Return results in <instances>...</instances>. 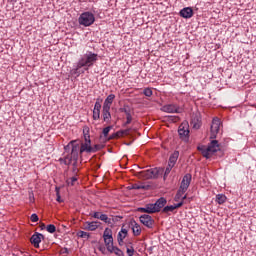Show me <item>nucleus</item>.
Masks as SVG:
<instances>
[{"label": "nucleus", "instance_id": "obj_1", "mask_svg": "<svg viewBox=\"0 0 256 256\" xmlns=\"http://www.w3.org/2000/svg\"><path fill=\"white\" fill-rule=\"evenodd\" d=\"M71 149V159H72V173L73 175H79V168H77V163L79 161V141H70L65 147L64 151H69Z\"/></svg>", "mask_w": 256, "mask_h": 256}, {"label": "nucleus", "instance_id": "obj_2", "mask_svg": "<svg viewBox=\"0 0 256 256\" xmlns=\"http://www.w3.org/2000/svg\"><path fill=\"white\" fill-rule=\"evenodd\" d=\"M99 61V54L87 51L78 61L79 67H83L84 71H89L90 67H93L95 63Z\"/></svg>", "mask_w": 256, "mask_h": 256}, {"label": "nucleus", "instance_id": "obj_3", "mask_svg": "<svg viewBox=\"0 0 256 256\" xmlns=\"http://www.w3.org/2000/svg\"><path fill=\"white\" fill-rule=\"evenodd\" d=\"M198 151L201 152L202 156L205 157V159H211L217 151H221V146L219 144V141L217 140H211V142L208 144L207 148L205 146H198Z\"/></svg>", "mask_w": 256, "mask_h": 256}, {"label": "nucleus", "instance_id": "obj_4", "mask_svg": "<svg viewBox=\"0 0 256 256\" xmlns=\"http://www.w3.org/2000/svg\"><path fill=\"white\" fill-rule=\"evenodd\" d=\"M79 25L83 27H91L95 23V14L92 12H84L78 18Z\"/></svg>", "mask_w": 256, "mask_h": 256}, {"label": "nucleus", "instance_id": "obj_5", "mask_svg": "<svg viewBox=\"0 0 256 256\" xmlns=\"http://www.w3.org/2000/svg\"><path fill=\"white\" fill-rule=\"evenodd\" d=\"M102 237L104 239V245L107 251H111V249L115 247V245H113V230L110 228H105Z\"/></svg>", "mask_w": 256, "mask_h": 256}, {"label": "nucleus", "instance_id": "obj_6", "mask_svg": "<svg viewBox=\"0 0 256 256\" xmlns=\"http://www.w3.org/2000/svg\"><path fill=\"white\" fill-rule=\"evenodd\" d=\"M139 221L144 227H147V229H153V227H155V219L149 214L141 215Z\"/></svg>", "mask_w": 256, "mask_h": 256}, {"label": "nucleus", "instance_id": "obj_7", "mask_svg": "<svg viewBox=\"0 0 256 256\" xmlns=\"http://www.w3.org/2000/svg\"><path fill=\"white\" fill-rule=\"evenodd\" d=\"M79 143V150H78V157H82L84 153H92L93 146H91V141L87 142H81L79 140H76Z\"/></svg>", "mask_w": 256, "mask_h": 256}, {"label": "nucleus", "instance_id": "obj_8", "mask_svg": "<svg viewBox=\"0 0 256 256\" xmlns=\"http://www.w3.org/2000/svg\"><path fill=\"white\" fill-rule=\"evenodd\" d=\"M219 129H221V120L218 117L213 118L212 125L210 127V139H217V133H219Z\"/></svg>", "mask_w": 256, "mask_h": 256}, {"label": "nucleus", "instance_id": "obj_9", "mask_svg": "<svg viewBox=\"0 0 256 256\" xmlns=\"http://www.w3.org/2000/svg\"><path fill=\"white\" fill-rule=\"evenodd\" d=\"M178 135L181 141H189V124H181L178 128Z\"/></svg>", "mask_w": 256, "mask_h": 256}, {"label": "nucleus", "instance_id": "obj_10", "mask_svg": "<svg viewBox=\"0 0 256 256\" xmlns=\"http://www.w3.org/2000/svg\"><path fill=\"white\" fill-rule=\"evenodd\" d=\"M164 113H183V108L177 104H166L162 107Z\"/></svg>", "mask_w": 256, "mask_h": 256}, {"label": "nucleus", "instance_id": "obj_11", "mask_svg": "<svg viewBox=\"0 0 256 256\" xmlns=\"http://www.w3.org/2000/svg\"><path fill=\"white\" fill-rule=\"evenodd\" d=\"M192 179L193 176L191 175V173L185 174L182 178L179 189H181L182 191H187V189H189V185H191Z\"/></svg>", "mask_w": 256, "mask_h": 256}, {"label": "nucleus", "instance_id": "obj_12", "mask_svg": "<svg viewBox=\"0 0 256 256\" xmlns=\"http://www.w3.org/2000/svg\"><path fill=\"white\" fill-rule=\"evenodd\" d=\"M152 208H154V213H159L161 209H164L165 205H167V199L165 197H160L154 204H152Z\"/></svg>", "mask_w": 256, "mask_h": 256}, {"label": "nucleus", "instance_id": "obj_13", "mask_svg": "<svg viewBox=\"0 0 256 256\" xmlns=\"http://www.w3.org/2000/svg\"><path fill=\"white\" fill-rule=\"evenodd\" d=\"M42 239H45V235L35 232L30 238V243L33 245V247L39 249V244L41 243Z\"/></svg>", "mask_w": 256, "mask_h": 256}, {"label": "nucleus", "instance_id": "obj_14", "mask_svg": "<svg viewBox=\"0 0 256 256\" xmlns=\"http://www.w3.org/2000/svg\"><path fill=\"white\" fill-rule=\"evenodd\" d=\"M128 227H131L134 237L141 235V225L135 219L130 220Z\"/></svg>", "mask_w": 256, "mask_h": 256}, {"label": "nucleus", "instance_id": "obj_15", "mask_svg": "<svg viewBox=\"0 0 256 256\" xmlns=\"http://www.w3.org/2000/svg\"><path fill=\"white\" fill-rule=\"evenodd\" d=\"M190 124L193 129H201V114H192Z\"/></svg>", "mask_w": 256, "mask_h": 256}, {"label": "nucleus", "instance_id": "obj_16", "mask_svg": "<svg viewBox=\"0 0 256 256\" xmlns=\"http://www.w3.org/2000/svg\"><path fill=\"white\" fill-rule=\"evenodd\" d=\"M180 17L183 19H191L193 17V8L185 7L179 12Z\"/></svg>", "mask_w": 256, "mask_h": 256}, {"label": "nucleus", "instance_id": "obj_17", "mask_svg": "<svg viewBox=\"0 0 256 256\" xmlns=\"http://www.w3.org/2000/svg\"><path fill=\"white\" fill-rule=\"evenodd\" d=\"M137 211H139V213H147L148 215H152L155 213V208H153V204L149 203L146 204L145 207L138 208Z\"/></svg>", "mask_w": 256, "mask_h": 256}, {"label": "nucleus", "instance_id": "obj_18", "mask_svg": "<svg viewBox=\"0 0 256 256\" xmlns=\"http://www.w3.org/2000/svg\"><path fill=\"white\" fill-rule=\"evenodd\" d=\"M99 225H101V222L99 221L86 222L85 229H87V231H97Z\"/></svg>", "mask_w": 256, "mask_h": 256}, {"label": "nucleus", "instance_id": "obj_19", "mask_svg": "<svg viewBox=\"0 0 256 256\" xmlns=\"http://www.w3.org/2000/svg\"><path fill=\"white\" fill-rule=\"evenodd\" d=\"M111 108H105L103 107L102 110V117L104 123H110L111 122Z\"/></svg>", "mask_w": 256, "mask_h": 256}, {"label": "nucleus", "instance_id": "obj_20", "mask_svg": "<svg viewBox=\"0 0 256 256\" xmlns=\"http://www.w3.org/2000/svg\"><path fill=\"white\" fill-rule=\"evenodd\" d=\"M113 101H115V94L108 95L103 103V107L106 109H111V105H113Z\"/></svg>", "mask_w": 256, "mask_h": 256}, {"label": "nucleus", "instance_id": "obj_21", "mask_svg": "<svg viewBox=\"0 0 256 256\" xmlns=\"http://www.w3.org/2000/svg\"><path fill=\"white\" fill-rule=\"evenodd\" d=\"M151 179H157L163 172V168H152L148 169Z\"/></svg>", "mask_w": 256, "mask_h": 256}, {"label": "nucleus", "instance_id": "obj_22", "mask_svg": "<svg viewBox=\"0 0 256 256\" xmlns=\"http://www.w3.org/2000/svg\"><path fill=\"white\" fill-rule=\"evenodd\" d=\"M177 159H179V151H174L168 160V165H172L173 167H175V165L177 164Z\"/></svg>", "mask_w": 256, "mask_h": 256}, {"label": "nucleus", "instance_id": "obj_23", "mask_svg": "<svg viewBox=\"0 0 256 256\" xmlns=\"http://www.w3.org/2000/svg\"><path fill=\"white\" fill-rule=\"evenodd\" d=\"M83 69V70H81ZM85 68L83 67H79V62H77L76 68L71 70V75H76L77 77H79V75H83V73H85Z\"/></svg>", "mask_w": 256, "mask_h": 256}, {"label": "nucleus", "instance_id": "obj_24", "mask_svg": "<svg viewBox=\"0 0 256 256\" xmlns=\"http://www.w3.org/2000/svg\"><path fill=\"white\" fill-rule=\"evenodd\" d=\"M119 111L120 113H125L126 117L133 113V109H131V106H129V104H124L122 107L119 108Z\"/></svg>", "mask_w": 256, "mask_h": 256}, {"label": "nucleus", "instance_id": "obj_25", "mask_svg": "<svg viewBox=\"0 0 256 256\" xmlns=\"http://www.w3.org/2000/svg\"><path fill=\"white\" fill-rule=\"evenodd\" d=\"M129 189H143L144 191H149V189H151V185H143V184H132L131 186H129Z\"/></svg>", "mask_w": 256, "mask_h": 256}, {"label": "nucleus", "instance_id": "obj_26", "mask_svg": "<svg viewBox=\"0 0 256 256\" xmlns=\"http://www.w3.org/2000/svg\"><path fill=\"white\" fill-rule=\"evenodd\" d=\"M129 235V230L122 226L121 230L118 232L117 239H125Z\"/></svg>", "mask_w": 256, "mask_h": 256}, {"label": "nucleus", "instance_id": "obj_27", "mask_svg": "<svg viewBox=\"0 0 256 256\" xmlns=\"http://www.w3.org/2000/svg\"><path fill=\"white\" fill-rule=\"evenodd\" d=\"M59 163H61L62 165H71V152L67 154L64 158H59Z\"/></svg>", "mask_w": 256, "mask_h": 256}, {"label": "nucleus", "instance_id": "obj_28", "mask_svg": "<svg viewBox=\"0 0 256 256\" xmlns=\"http://www.w3.org/2000/svg\"><path fill=\"white\" fill-rule=\"evenodd\" d=\"M185 193H187L186 190H182L181 188H179L175 197H174V201H176V202L182 201L183 195H185Z\"/></svg>", "mask_w": 256, "mask_h": 256}, {"label": "nucleus", "instance_id": "obj_29", "mask_svg": "<svg viewBox=\"0 0 256 256\" xmlns=\"http://www.w3.org/2000/svg\"><path fill=\"white\" fill-rule=\"evenodd\" d=\"M108 253H115L116 256H125V253L123 252V250H121L119 247L114 246L113 248H111Z\"/></svg>", "mask_w": 256, "mask_h": 256}, {"label": "nucleus", "instance_id": "obj_30", "mask_svg": "<svg viewBox=\"0 0 256 256\" xmlns=\"http://www.w3.org/2000/svg\"><path fill=\"white\" fill-rule=\"evenodd\" d=\"M227 201V196L224 194H218L216 195V202L218 205H223Z\"/></svg>", "mask_w": 256, "mask_h": 256}, {"label": "nucleus", "instance_id": "obj_31", "mask_svg": "<svg viewBox=\"0 0 256 256\" xmlns=\"http://www.w3.org/2000/svg\"><path fill=\"white\" fill-rule=\"evenodd\" d=\"M133 243H128L127 245H126V253H127V255L128 256H133V255H135V248H133Z\"/></svg>", "mask_w": 256, "mask_h": 256}, {"label": "nucleus", "instance_id": "obj_32", "mask_svg": "<svg viewBox=\"0 0 256 256\" xmlns=\"http://www.w3.org/2000/svg\"><path fill=\"white\" fill-rule=\"evenodd\" d=\"M138 177L140 179H151V175L149 174V170H144L138 173Z\"/></svg>", "mask_w": 256, "mask_h": 256}, {"label": "nucleus", "instance_id": "obj_33", "mask_svg": "<svg viewBox=\"0 0 256 256\" xmlns=\"http://www.w3.org/2000/svg\"><path fill=\"white\" fill-rule=\"evenodd\" d=\"M173 167H175V166H173L171 164L167 165V167L164 171V176H163L164 181H167V177H169V173H171V170L173 169Z\"/></svg>", "mask_w": 256, "mask_h": 256}, {"label": "nucleus", "instance_id": "obj_34", "mask_svg": "<svg viewBox=\"0 0 256 256\" xmlns=\"http://www.w3.org/2000/svg\"><path fill=\"white\" fill-rule=\"evenodd\" d=\"M100 221L107 223V225L113 224V221L111 220V218H109V216H107V214H102V216H100Z\"/></svg>", "mask_w": 256, "mask_h": 256}, {"label": "nucleus", "instance_id": "obj_35", "mask_svg": "<svg viewBox=\"0 0 256 256\" xmlns=\"http://www.w3.org/2000/svg\"><path fill=\"white\" fill-rule=\"evenodd\" d=\"M77 237H80L81 239H89V237H91V234L83 230H80L77 232Z\"/></svg>", "mask_w": 256, "mask_h": 256}, {"label": "nucleus", "instance_id": "obj_36", "mask_svg": "<svg viewBox=\"0 0 256 256\" xmlns=\"http://www.w3.org/2000/svg\"><path fill=\"white\" fill-rule=\"evenodd\" d=\"M173 211H175V207L173 205L164 206V209H162V213H165L166 215H169V213H173Z\"/></svg>", "mask_w": 256, "mask_h": 256}, {"label": "nucleus", "instance_id": "obj_37", "mask_svg": "<svg viewBox=\"0 0 256 256\" xmlns=\"http://www.w3.org/2000/svg\"><path fill=\"white\" fill-rule=\"evenodd\" d=\"M129 133H131V128L119 130L116 132V135H118L119 137H125V135H129Z\"/></svg>", "mask_w": 256, "mask_h": 256}, {"label": "nucleus", "instance_id": "obj_38", "mask_svg": "<svg viewBox=\"0 0 256 256\" xmlns=\"http://www.w3.org/2000/svg\"><path fill=\"white\" fill-rule=\"evenodd\" d=\"M93 119L94 121H99V119H101V110L93 109Z\"/></svg>", "mask_w": 256, "mask_h": 256}, {"label": "nucleus", "instance_id": "obj_39", "mask_svg": "<svg viewBox=\"0 0 256 256\" xmlns=\"http://www.w3.org/2000/svg\"><path fill=\"white\" fill-rule=\"evenodd\" d=\"M76 181H78V178H77V175H74L73 177L68 179L66 181V183H67L68 186L70 185V187H73L75 185Z\"/></svg>", "mask_w": 256, "mask_h": 256}, {"label": "nucleus", "instance_id": "obj_40", "mask_svg": "<svg viewBox=\"0 0 256 256\" xmlns=\"http://www.w3.org/2000/svg\"><path fill=\"white\" fill-rule=\"evenodd\" d=\"M46 231L48 233H55L57 231V227L54 224H49L46 226Z\"/></svg>", "mask_w": 256, "mask_h": 256}, {"label": "nucleus", "instance_id": "obj_41", "mask_svg": "<svg viewBox=\"0 0 256 256\" xmlns=\"http://www.w3.org/2000/svg\"><path fill=\"white\" fill-rule=\"evenodd\" d=\"M104 147L105 145L103 144H96L92 146V153H97V151H101V149H103Z\"/></svg>", "mask_w": 256, "mask_h": 256}, {"label": "nucleus", "instance_id": "obj_42", "mask_svg": "<svg viewBox=\"0 0 256 256\" xmlns=\"http://www.w3.org/2000/svg\"><path fill=\"white\" fill-rule=\"evenodd\" d=\"M103 101V99H97L95 104H94V109L101 111V102Z\"/></svg>", "mask_w": 256, "mask_h": 256}, {"label": "nucleus", "instance_id": "obj_43", "mask_svg": "<svg viewBox=\"0 0 256 256\" xmlns=\"http://www.w3.org/2000/svg\"><path fill=\"white\" fill-rule=\"evenodd\" d=\"M143 94L145 97H151L153 95V90H151V88H145Z\"/></svg>", "mask_w": 256, "mask_h": 256}, {"label": "nucleus", "instance_id": "obj_44", "mask_svg": "<svg viewBox=\"0 0 256 256\" xmlns=\"http://www.w3.org/2000/svg\"><path fill=\"white\" fill-rule=\"evenodd\" d=\"M111 129H113V126H107L103 129L102 133H103L104 137H108L109 131H111Z\"/></svg>", "mask_w": 256, "mask_h": 256}, {"label": "nucleus", "instance_id": "obj_45", "mask_svg": "<svg viewBox=\"0 0 256 256\" xmlns=\"http://www.w3.org/2000/svg\"><path fill=\"white\" fill-rule=\"evenodd\" d=\"M132 121H133V116L131 114L126 116V122L124 123V127H127V125H131Z\"/></svg>", "mask_w": 256, "mask_h": 256}, {"label": "nucleus", "instance_id": "obj_46", "mask_svg": "<svg viewBox=\"0 0 256 256\" xmlns=\"http://www.w3.org/2000/svg\"><path fill=\"white\" fill-rule=\"evenodd\" d=\"M56 201L58 203H63V199H61V194H59V187H56Z\"/></svg>", "mask_w": 256, "mask_h": 256}, {"label": "nucleus", "instance_id": "obj_47", "mask_svg": "<svg viewBox=\"0 0 256 256\" xmlns=\"http://www.w3.org/2000/svg\"><path fill=\"white\" fill-rule=\"evenodd\" d=\"M30 220L32 221V223H37V221H39V216L34 213L30 216Z\"/></svg>", "mask_w": 256, "mask_h": 256}, {"label": "nucleus", "instance_id": "obj_48", "mask_svg": "<svg viewBox=\"0 0 256 256\" xmlns=\"http://www.w3.org/2000/svg\"><path fill=\"white\" fill-rule=\"evenodd\" d=\"M101 216H103L101 212H94L93 214H90V217H93L94 219H101Z\"/></svg>", "mask_w": 256, "mask_h": 256}, {"label": "nucleus", "instance_id": "obj_49", "mask_svg": "<svg viewBox=\"0 0 256 256\" xmlns=\"http://www.w3.org/2000/svg\"><path fill=\"white\" fill-rule=\"evenodd\" d=\"M113 139H119V136L117 135V132L113 133L108 137V141H111Z\"/></svg>", "mask_w": 256, "mask_h": 256}, {"label": "nucleus", "instance_id": "obj_50", "mask_svg": "<svg viewBox=\"0 0 256 256\" xmlns=\"http://www.w3.org/2000/svg\"><path fill=\"white\" fill-rule=\"evenodd\" d=\"M185 204L184 201H180L177 204H174L173 207H175V209H180V207H183V205Z\"/></svg>", "mask_w": 256, "mask_h": 256}, {"label": "nucleus", "instance_id": "obj_51", "mask_svg": "<svg viewBox=\"0 0 256 256\" xmlns=\"http://www.w3.org/2000/svg\"><path fill=\"white\" fill-rule=\"evenodd\" d=\"M60 253H61L62 255H69V249H68V248H62L61 251H60Z\"/></svg>", "mask_w": 256, "mask_h": 256}, {"label": "nucleus", "instance_id": "obj_52", "mask_svg": "<svg viewBox=\"0 0 256 256\" xmlns=\"http://www.w3.org/2000/svg\"><path fill=\"white\" fill-rule=\"evenodd\" d=\"M91 141V136L89 135V133H85L84 134V142H88Z\"/></svg>", "mask_w": 256, "mask_h": 256}, {"label": "nucleus", "instance_id": "obj_53", "mask_svg": "<svg viewBox=\"0 0 256 256\" xmlns=\"http://www.w3.org/2000/svg\"><path fill=\"white\" fill-rule=\"evenodd\" d=\"M124 241H125V239L117 238V242H118V245H119L120 247H123Z\"/></svg>", "mask_w": 256, "mask_h": 256}, {"label": "nucleus", "instance_id": "obj_54", "mask_svg": "<svg viewBox=\"0 0 256 256\" xmlns=\"http://www.w3.org/2000/svg\"><path fill=\"white\" fill-rule=\"evenodd\" d=\"M98 251H101L103 253V255H105V251H106L105 246L98 247Z\"/></svg>", "mask_w": 256, "mask_h": 256}, {"label": "nucleus", "instance_id": "obj_55", "mask_svg": "<svg viewBox=\"0 0 256 256\" xmlns=\"http://www.w3.org/2000/svg\"><path fill=\"white\" fill-rule=\"evenodd\" d=\"M40 229L43 231V229H47V226L45 225V223H41L40 224Z\"/></svg>", "mask_w": 256, "mask_h": 256}, {"label": "nucleus", "instance_id": "obj_56", "mask_svg": "<svg viewBox=\"0 0 256 256\" xmlns=\"http://www.w3.org/2000/svg\"><path fill=\"white\" fill-rule=\"evenodd\" d=\"M185 199H187V195L182 196V200L181 201L185 202Z\"/></svg>", "mask_w": 256, "mask_h": 256}]
</instances>
